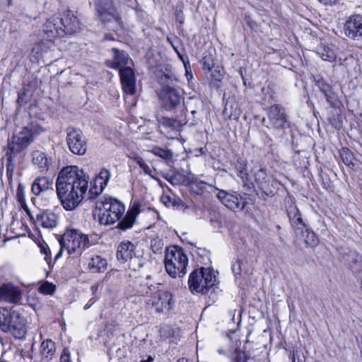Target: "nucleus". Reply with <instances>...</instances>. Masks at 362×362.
Here are the masks:
<instances>
[{
    "label": "nucleus",
    "instance_id": "obj_1",
    "mask_svg": "<svg viewBox=\"0 0 362 362\" xmlns=\"http://www.w3.org/2000/svg\"><path fill=\"white\" fill-rule=\"evenodd\" d=\"M88 179L77 166L61 170L56 182V192L66 210L72 211L81 202L88 189Z\"/></svg>",
    "mask_w": 362,
    "mask_h": 362
},
{
    "label": "nucleus",
    "instance_id": "obj_2",
    "mask_svg": "<svg viewBox=\"0 0 362 362\" xmlns=\"http://www.w3.org/2000/svg\"><path fill=\"white\" fill-rule=\"evenodd\" d=\"M157 78L162 87L158 93L161 107L171 111L180 105L183 100L182 90L177 86L179 79L171 70L167 69L165 71H158Z\"/></svg>",
    "mask_w": 362,
    "mask_h": 362
},
{
    "label": "nucleus",
    "instance_id": "obj_3",
    "mask_svg": "<svg viewBox=\"0 0 362 362\" xmlns=\"http://www.w3.org/2000/svg\"><path fill=\"white\" fill-rule=\"evenodd\" d=\"M137 292L146 297L145 303L147 306L154 308L158 313L172 308V294L162 290L160 284L153 281L149 276L140 284Z\"/></svg>",
    "mask_w": 362,
    "mask_h": 362
},
{
    "label": "nucleus",
    "instance_id": "obj_4",
    "mask_svg": "<svg viewBox=\"0 0 362 362\" xmlns=\"http://www.w3.org/2000/svg\"><path fill=\"white\" fill-rule=\"evenodd\" d=\"M42 132L43 128L37 122H31L17 130L8 143L7 151L11 152V159L24 158L25 150Z\"/></svg>",
    "mask_w": 362,
    "mask_h": 362
},
{
    "label": "nucleus",
    "instance_id": "obj_5",
    "mask_svg": "<svg viewBox=\"0 0 362 362\" xmlns=\"http://www.w3.org/2000/svg\"><path fill=\"white\" fill-rule=\"evenodd\" d=\"M60 251L55 256L57 259L62 256L63 250H67L69 255H81L89 247L90 240L88 235L77 229H67L59 239Z\"/></svg>",
    "mask_w": 362,
    "mask_h": 362
},
{
    "label": "nucleus",
    "instance_id": "obj_6",
    "mask_svg": "<svg viewBox=\"0 0 362 362\" xmlns=\"http://www.w3.org/2000/svg\"><path fill=\"white\" fill-rule=\"evenodd\" d=\"M99 222L103 225H112L120 220L125 207L118 199L113 197H104L95 203Z\"/></svg>",
    "mask_w": 362,
    "mask_h": 362
},
{
    "label": "nucleus",
    "instance_id": "obj_7",
    "mask_svg": "<svg viewBox=\"0 0 362 362\" xmlns=\"http://www.w3.org/2000/svg\"><path fill=\"white\" fill-rule=\"evenodd\" d=\"M25 319L19 312L0 308V329L8 332L16 339H23L26 334Z\"/></svg>",
    "mask_w": 362,
    "mask_h": 362
},
{
    "label": "nucleus",
    "instance_id": "obj_8",
    "mask_svg": "<svg viewBox=\"0 0 362 362\" xmlns=\"http://www.w3.org/2000/svg\"><path fill=\"white\" fill-rule=\"evenodd\" d=\"M164 263L167 273L173 278L182 277L187 273L188 258L180 247H167Z\"/></svg>",
    "mask_w": 362,
    "mask_h": 362
},
{
    "label": "nucleus",
    "instance_id": "obj_9",
    "mask_svg": "<svg viewBox=\"0 0 362 362\" xmlns=\"http://www.w3.org/2000/svg\"><path fill=\"white\" fill-rule=\"evenodd\" d=\"M217 272L209 268L201 267L194 270L189 277V288L192 291L206 294L208 291L216 287L218 284Z\"/></svg>",
    "mask_w": 362,
    "mask_h": 362
},
{
    "label": "nucleus",
    "instance_id": "obj_10",
    "mask_svg": "<svg viewBox=\"0 0 362 362\" xmlns=\"http://www.w3.org/2000/svg\"><path fill=\"white\" fill-rule=\"evenodd\" d=\"M117 258L124 263L129 262V266L134 270L142 267L145 264L142 252L136 250V246L129 240L122 241L117 249Z\"/></svg>",
    "mask_w": 362,
    "mask_h": 362
},
{
    "label": "nucleus",
    "instance_id": "obj_11",
    "mask_svg": "<svg viewBox=\"0 0 362 362\" xmlns=\"http://www.w3.org/2000/svg\"><path fill=\"white\" fill-rule=\"evenodd\" d=\"M66 144L71 153L78 156L87 151V141L80 129L69 127L66 129Z\"/></svg>",
    "mask_w": 362,
    "mask_h": 362
},
{
    "label": "nucleus",
    "instance_id": "obj_12",
    "mask_svg": "<svg viewBox=\"0 0 362 362\" xmlns=\"http://www.w3.org/2000/svg\"><path fill=\"white\" fill-rule=\"evenodd\" d=\"M345 37L354 41H362V15L352 14L346 18L342 28Z\"/></svg>",
    "mask_w": 362,
    "mask_h": 362
},
{
    "label": "nucleus",
    "instance_id": "obj_13",
    "mask_svg": "<svg viewBox=\"0 0 362 362\" xmlns=\"http://www.w3.org/2000/svg\"><path fill=\"white\" fill-rule=\"evenodd\" d=\"M339 259L346 264L355 274H362V256L348 247H340L337 249Z\"/></svg>",
    "mask_w": 362,
    "mask_h": 362
},
{
    "label": "nucleus",
    "instance_id": "obj_14",
    "mask_svg": "<svg viewBox=\"0 0 362 362\" xmlns=\"http://www.w3.org/2000/svg\"><path fill=\"white\" fill-rule=\"evenodd\" d=\"M98 17L104 23L115 21L119 26L122 25V20L117 9L110 0H103L97 6Z\"/></svg>",
    "mask_w": 362,
    "mask_h": 362
},
{
    "label": "nucleus",
    "instance_id": "obj_15",
    "mask_svg": "<svg viewBox=\"0 0 362 362\" xmlns=\"http://www.w3.org/2000/svg\"><path fill=\"white\" fill-rule=\"evenodd\" d=\"M217 197L223 204L235 212L243 211L247 204L245 199L236 192L230 193L222 189L218 192Z\"/></svg>",
    "mask_w": 362,
    "mask_h": 362
},
{
    "label": "nucleus",
    "instance_id": "obj_16",
    "mask_svg": "<svg viewBox=\"0 0 362 362\" xmlns=\"http://www.w3.org/2000/svg\"><path fill=\"white\" fill-rule=\"evenodd\" d=\"M269 126L275 129H284L288 127L287 115L284 107L279 105H272L268 110Z\"/></svg>",
    "mask_w": 362,
    "mask_h": 362
},
{
    "label": "nucleus",
    "instance_id": "obj_17",
    "mask_svg": "<svg viewBox=\"0 0 362 362\" xmlns=\"http://www.w3.org/2000/svg\"><path fill=\"white\" fill-rule=\"evenodd\" d=\"M186 111V108L183 107L180 115H177L176 118H170L167 117H162L159 120L160 128L168 133L171 132H180L187 123Z\"/></svg>",
    "mask_w": 362,
    "mask_h": 362
},
{
    "label": "nucleus",
    "instance_id": "obj_18",
    "mask_svg": "<svg viewBox=\"0 0 362 362\" xmlns=\"http://www.w3.org/2000/svg\"><path fill=\"white\" fill-rule=\"evenodd\" d=\"M285 205L287 215L289 218L292 228L296 230H299L303 231L304 228H306L307 225L303 221L302 215L299 209L297 208L293 199L292 198H288L286 200Z\"/></svg>",
    "mask_w": 362,
    "mask_h": 362
},
{
    "label": "nucleus",
    "instance_id": "obj_19",
    "mask_svg": "<svg viewBox=\"0 0 362 362\" xmlns=\"http://www.w3.org/2000/svg\"><path fill=\"white\" fill-rule=\"evenodd\" d=\"M59 21L62 30L64 31V35L74 34L81 29V23L80 21L75 16L74 13L69 9L63 13L61 17H59Z\"/></svg>",
    "mask_w": 362,
    "mask_h": 362
},
{
    "label": "nucleus",
    "instance_id": "obj_20",
    "mask_svg": "<svg viewBox=\"0 0 362 362\" xmlns=\"http://www.w3.org/2000/svg\"><path fill=\"white\" fill-rule=\"evenodd\" d=\"M42 30L46 37L50 40L64 35L59 17L57 16H52L47 19L42 26Z\"/></svg>",
    "mask_w": 362,
    "mask_h": 362
},
{
    "label": "nucleus",
    "instance_id": "obj_21",
    "mask_svg": "<svg viewBox=\"0 0 362 362\" xmlns=\"http://www.w3.org/2000/svg\"><path fill=\"white\" fill-rule=\"evenodd\" d=\"M119 76L122 89L127 94L133 95L135 93V75L130 67L119 69Z\"/></svg>",
    "mask_w": 362,
    "mask_h": 362
},
{
    "label": "nucleus",
    "instance_id": "obj_22",
    "mask_svg": "<svg viewBox=\"0 0 362 362\" xmlns=\"http://www.w3.org/2000/svg\"><path fill=\"white\" fill-rule=\"evenodd\" d=\"M22 298V292L21 290L12 285V284H4L0 287V300L18 303Z\"/></svg>",
    "mask_w": 362,
    "mask_h": 362
},
{
    "label": "nucleus",
    "instance_id": "obj_23",
    "mask_svg": "<svg viewBox=\"0 0 362 362\" xmlns=\"http://www.w3.org/2000/svg\"><path fill=\"white\" fill-rule=\"evenodd\" d=\"M140 207L141 204L139 202L134 201L123 219L119 222L117 227L123 230L132 228L135 223L136 216L141 212Z\"/></svg>",
    "mask_w": 362,
    "mask_h": 362
},
{
    "label": "nucleus",
    "instance_id": "obj_24",
    "mask_svg": "<svg viewBox=\"0 0 362 362\" xmlns=\"http://www.w3.org/2000/svg\"><path fill=\"white\" fill-rule=\"evenodd\" d=\"M35 221L37 226L52 229L57 226L58 217L51 211H44L37 215Z\"/></svg>",
    "mask_w": 362,
    "mask_h": 362
},
{
    "label": "nucleus",
    "instance_id": "obj_25",
    "mask_svg": "<svg viewBox=\"0 0 362 362\" xmlns=\"http://www.w3.org/2000/svg\"><path fill=\"white\" fill-rule=\"evenodd\" d=\"M53 182L47 177H40L36 178L31 186L32 192L38 196L41 193L48 190H52Z\"/></svg>",
    "mask_w": 362,
    "mask_h": 362
},
{
    "label": "nucleus",
    "instance_id": "obj_26",
    "mask_svg": "<svg viewBox=\"0 0 362 362\" xmlns=\"http://www.w3.org/2000/svg\"><path fill=\"white\" fill-rule=\"evenodd\" d=\"M33 163L42 173L48 171L52 164L51 159L40 151L33 152Z\"/></svg>",
    "mask_w": 362,
    "mask_h": 362
},
{
    "label": "nucleus",
    "instance_id": "obj_27",
    "mask_svg": "<svg viewBox=\"0 0 362 362\" xmlns=\"http://www.w3.org/2000/svg\"><path fill=\"white\" fill-rule=\"evenodd\" d=\"M316 85L320 90L324 94L327 102L331 105H334L337 101V95L333 91L332 88L323 78L316 80Z\"/></svg>",
    "mask_w": 362,
    "mask_h": 362
},
{
    "label": "nucleus",
    "instance_id": "obj_28",
    "mask_svg": "<svg viewBox=\"0 0 362 362\" xmlns=\"http://www.w3.org/2000/svg\"><path fill=\"white\" fill-rule=\"evenodd\" d=\"M55 343L52 339L42 341L40 345V354L42 359L48 362L52 360L55 354Z\"/></svg>",
    "mask_w": 362,
    "mask_h": 362
},
{
    "label": "nucleus",
    "instance_id": "obj_29",
    "mask_svg": "<svg viewBox=\"0 0 362 362\" xmlns=\"http://www.w3.org/2000/svg\"><path fill=\"white\" fill-rule=\"evenodd\" d=\"M107 267V260L99 255L92 257L88 262V269L93 273L105 272Z\"/></svg>",
    "mask_w": 362,
    "mask_h": 362
},
{
    "label": "nucleus",
    "instance_id": "obj_30",
    "mask_svg": "<svg viewBox=\"0 0 362 362\" xmlns=\"http://www.w3.org/2000/svg\"><path fill=\"white\" fill-rule=\"evenodd\" d=\"M188 186L192 192L201 195L206 191L207 183L199 180L197 177L192 175L188 177Z\"/></svg>",
    "mask_w": 362,
    "mask_h": 362
},
{
    "label": "nucleus",
    "instance_id": "obj_31",
    "mask_svg": "<svg viewBox=\"0 0 362 362\" xmlns=\"http://www.w3.org/2000/svg\"><path fill=\"white\" fill-rule=\"evenodd\" d=\"M112 51L114 53V64L112 66V68L119 69L122 66L128 64L129 57L127 52L120 51L116 48H112Z\"/></svg>",
    "mask_w": 362,
    "mask_h": 362
},
{
    "label": "nucleus",
    "instance_id": "obj_32",
    "mask_svg": "<svg viewBox=\"0 0 362 362\" xmlns=\"http://www.w3.org/2000/svg\"><path fill=\"white\" fill-rule=\"evenodd\" d=\"M305 231L303 230L302 233L304 237V242L308 247H315L319 243L318 238L316 234L310 228H304Z\"/></svg>",
    "mask_w": 362,
    "mask_h": 362
},
{
    "label": "nucleus",
    "instance_id": "obj_33",
    "mask_svg": "<svg viewBox=\"0 0 362 362\" xmlns=\"http://www.w3.org/2000/svg\"><path fill=\"white\" fill-rule=\"evenodd\" d=\"M110 177V171L106 168H103L100 171L99 174L96 176L94 181L96 182V183H98L100 185H103V187H106Z\"/></svg>",
    "mask_w": 362,
    "mask_h": 362
},
{
    "label": "nucleus",
    "instance_id": "obj_34",
    "mask_svg": "<svg viewBox=\"0 0 362 362\" xmlns=\"http://www.w3.org/2000/svg\"><path fill=\"white\" fill-rule=\"evenodd\" d=\"M340 156L343 163L346 165L352 168L354 166V163H353L354 156L349 148H343L340 151Z\"/></svg>",
    "mask_w": 362,
    "mask_h": 362
},
{
    "label": "nucleus",
    "instance_id": "obj_35",
    "mask_svg": "<svg viewBox=\"0 0 362 362\" xmlns=\"http://www.w3.org/2000/svg\"><path fill=\"white\" fill-rule=\"evenodd\" d=\"M151 152L156 156L160 157L166 160H170L173 158V153L168 149L162 148L158 146L153 147Z\"/></svg>",
    "mask_w": 362,
    "mask_h": 362
},
{
    "label": "nucleus",
    "instance_id": "obj_36",
    "mask_svg": "<svg viewBox=\"0 0 362 362\" xmlns=\"http://www.w3.org/2000/svg\"><path fill=\"white\" fill-rule=\"evenodd\" d=\"M105 187L103 185H100L96 182L94 181V185L92 187L88 192V199L90 200H94L96 199L102 192H103Z\"/></svg>",
    "mask_w": 362,
    "mask_h": 362
},
{
    "label": "nucleus",
    "instance_id": "obj_37",
    "mask_svg": "<svg viewBox=\"0 0 362 362\" xmlns=\"http://www.w3.org/2000/svg\"><path fill=\"white\" fill-rule=\"evenodd\" d=\"M232 352L233 362H250L252 361L251 358H247L245 352L238 350V348H235Z\"/></svg>",
    "mask_w": 362,
    "mask_h": 362
},
{
    "label": "nucleus",
    "instance_id": "obj_38",
    "mask_svg": "<svg viewBox=\"0 0 362 362\" xmlns=\"http://www.w3.org/2000/svg\"><path fill=\"white\" fill-rule=\"evenodd\" d=\"M320 55V57L325 60L328 62H332L335 59L336 54L329 47H325L321 52H318Z\"/></svg>",
    "mask_w": 362,
    "mask_h": 362
},
{
    "label": "nucleus",
    "instance_id": "obj_39",
    "mask_svg": "<svg viewBox=\"0 0 362 362\" xmlns=\"http://www.w3.org/2000/svg\"><path fill=\"white\" fill-rule=\"evenodd\" d=\"M56 286L48 281L44 282L39 288V291L45 295H52L54 293Z\"/></svg>",
    "mask_w": 362,
    "mask_h": 362
},
{
    "label": "nucleus",
    "instance_id": "obj_40",
    "mask_svg": "<svg viewBox=\"0 0 362 362\" xmlns=\"http://www.w3.org/2000/svg\"><path fill=\"white\" fill-rule=\"evenodd\" d=\"M7 156V160H8V164H7V174L11 175L15 169L16 164H20L24 158H21L18 160H11V152L7 151L6 152Z\"/></svg>",
    "mask_w": 362,
    "mask_h": 362
},
{
    "label": "nucleus",
    "instance_id": "obj_41",
    "mask_svg": "<svg viewBox=\"0 0 362 362\" xmlns=\"http://www.w3.org/2000/svg\"><path fill=\"white\" fill-rule=\"evenodd\" d=\"M254 177L256 182L262 186L266 182L267 173L266 170L263 168H259L254 173Z\"/></svg>",
    "mask_w": 362,
    "mask_h": 362
},
{
    "label": "nucleus",
    "instance_id": "obj_42",
    "mask_svg": "<svg viewBox=\"0 0 362 362\" xmlns=\"http://www.w3.org/2000/svg\"><path fill=\"white\" fill-rule=\"evenodd\" d=\"M150 247L154 253L161 252L163 248V240L160 238H153L151 240Z\"/></svg>",
    "mask_w": 362,
    "mask_h": 362
},
{
    "label": "nucleus",
    "instance_id": "obj_43",
    "mask_svg": "<svg viewBox=\"0 0 362 362\" xmlns=\"http://www.w3.org/2000/svg\"><path fill=\"white\" fill-rule=\"evenodd\" d=\"M134 159L146 174L150 175L151 177H153V176L151 175L152 170H151L150 167L141 157L136 156Z\"/></svg>",
    "mask_w": 362,
    "mask_h": 362
},
{
    "label": "nucleus",
    "instance_id": "obj_44",
    "mask_svg": "<svg viewBox=\"0 0 362 362\" xmlns=\"http://www.w3.org/2000/svg\"><path fill=\"white\" fill-rule=\"evenodd\" d=\"M213 59L210 57H204L202 59V68L204 71H210L214 67Z\"/></svg>",
    "mask_w": 362,
    "mask_h": 362
},
{
    "label": "nucleus",
    "instance_id": "obj_45",
    "mask_svg": "<svg viewBox=\"0 0 362 362\" xmlns=\"http://www.w3.org/2000/svg\"><path fill=\"white\" fill-rule=\"evenodd\" d=\"M60 362H71V354L68 348H64L60 356Z\"/></svg>",
    "mask_w": 362,
    "mask_h": 362
},
{
    "label": "nucleus",
    "instance_id": "obj_46",
    "mask_svg": "<svg viewBox=\"0 0 362 362\" xmlns=\"http://www.w3.org/2000/svg\"><path fill=\"white\" fill-rule=\"evenodd\" d=\"M242 264L243 262L240 260H238L232 267L233 272L236 275L240 274L242 272Z\"/></svg>",
    "mask_w": 362,
    "mask_h": 362
},
{
    "label": "nucleus",
    "instance_id": "obj_47",
    "mask_svg": "<svg viewBox=\"0 0 362 362\" xmlns=\"http://www.w3.org/2000/svg\"><path fill=\"white\" fill-rule=\"evenodd\" d=\"M304 361H305V358H304V356H301L300 352H299L298 351H293L292 362H304Z\"/></svg>",
    "mask_w": 362,
    "mask_h": 362
},
{
    "label": "nucleus",
    "instance_id": "obj_48",
    "mask_svg": "<svg viewBox=\"0 0 362 362\" xmlns=\"http://www.w3.org/2000/svg\"><path fill=\"white\" fill-rule=\"evenodd\" d=\"M40 251L42 253L45 255V259L48 262V260L50 259V251L47 246H43L42 245L40 247Z\"/></svg>",
    "mask_w": 362,
    "mask_h": 362
},
{
    "label": "nucleus",
    "instance_id": "obj_49",
    "mask_svg": "<svg viewBox=\"0 0 362 362\" xmlns=\"http://www.w3.org/2000/svg\"><path fill=\"white\" fill-rule=\"evenodd\" d=\"M18 201L21 203V206L25 204V201L23 197V195L22 194V192L21 191L20 186L18 187Z\"/></svg>",
    "mask_w": 362,
    "mask_h": 362
},
{
    "label": "nucleus",
    "instance_id": "obj_50",
    "mask_svg": "<svg viewBox=\"0 0 362 362\" xmlns=\"http://www.w3.org/2000/svg\"><path fill=\"white\" fill-rule=\"evenodd\" d=\"M238 172H239V175L238 176H240L242 179L244 178L245 176H247V174L246 173V169L245 168V166H240L238 168Z\"/></svg>",
    "mask_w": 362,
    "mask_h": 362
},
{
    "label": "nucleus",
    "instance_id": "obj_51",
    "mask_svg": "<svg viewBox=\"0 0 362 362\" xmlns=\"http://www.w3.org/2000/svg\"><path fill=\"white\" fill-rule=\"evenodd\" d=\"M172 199L169 196H163L162 202L166 205H169L171 203Z\"/></svg>",
    "mask_w": 362,
    "mask_h": 362
},
{
    "label": "nucleus",
    "instance_id": "obj_52",
    "mask_svg": "<svg viewBox=\"0 0 362 362\" xmlns=\"http://www.w3.org/2000/svg\"><path fill=\"white\" fill-rule=\"evenodd\" d=\"M22 208L24 209V211H25V213L30 216V219L32 220H34V218L33 216H32L31 214V212H30V210L29 209V208L28 207V206L26 204H24L23 206H21Z\"/></svg>",
    "mask_w": 362,
    "mask_h": 362
},
{
    "label": "nucleus",
    "instance_id": "obj_53",
    "mask_svg": "<svg viewBox=\"0 0 362 362\" xmlns=\"http://www.w3.org/2000/svg\"><path fill=\"white\" fill-rule=\"evenodd\" d=\"M220 354H224V355H226L228 354H229L230 352H232L233 351V349H229L228 350H226L223 348H221V349H218V351H217Z\"/></svg>",
    "mask_w": 362,
    "mask_h": 362
},
{
    "label": "nucleus",
    "instance_id": "obj_54",
    "mask_svg": "<svg viewBox=\"0 0 362 362\" xmlns=\"http://www.w3.org/2000/svg\"><path fill=\"white\" fill-rule=\"evenodd\" d=\"M17 101L19 105H23L24 104L26 103V101L24 100L23 95H18V98Z\"/></svg>",
    "mask_w": 362,
    "mask_h": 362
},
{
    "label": "nucleus",
    "instance_id": "obj_55",
    "mask_svg": "<svg viewBox=\"0 0 362 362\" xmlns=\"http://www.w3.org/2000/svg\"><path fill=\"white\" fill-rule=\"evenodd\" d=\"M153 358L151 356H148L146 360H142L140 362H153Z\"/></svg>",
    "mask_w": 362,
    "mask_h": 362
},
{
    "label": "nucleus",
    "instance_id": "obj_56",
    "mask_svg": "<svg viewBox=\"0 0 362 362\" xmlns=\"http://www.w3.org/2000/svg\"><path fill=\"white\" fill-rule=\"evenodd\" d=\"M42 46V44H40V45H37L35 47H34L33 49V52H34L35 50H37V53L38 54L39 49L41 48Z\"/></svg>",
    "mask_w": 362,
    "mask_h": 362
},
{
    "label": "nucleus",
    "instance_id": "obj_57",
    "mask_svg": "<svg viewBox=\"0 0 362 362\" xmlns=\"http://www.w3.org/2000/svg\"><path fill=\"white\" fill-rule=\"evenodd\" d=\"M93 303H94V301H93V302L91 303V304H86V305L84 306V309H85V310L88 309V308L91 306V305H93Z\"/></svg>",
    "mask_w": 362,
    "mask_h": 362
},
{
    "label": "nucleus",
    "instance_id": "obj_58",
    "mask_svg": "<svg viewBox=\"0 0 362 362\" xmlns=\"http://www.w3.org/2000/svg\"><path fill=\"white\" fill-rule=\"evenodd\" d=\"M171 45H172V47H173L174 50H175L177 53H178L177 49L175 47V45L172 44Z\"/></svg>",
    "mask_w": 362,
    "mask_h": 362
},
{
    "label": "nucleus",
    "instance_id": "obj_59",
    "mask_svg": "<svg viewBox=\"0 0 362 362\" xmlns=\"http://www.w3.org/2000/svg\"><path fill=\"white\" fill-rule=\"evenodd\" d=\"M168 41L170 42V45H172V44H173V42L170 40V38H168Z\"/></svg>",
    "mask_w": 362,
    "mask_h": 362
},
{
    "label": "nucleus",
    "instance_id": "obj_60",
    "mask_svg": "<svg viewBox=\"0 0 362 362\" xmlns=\"http://www.w3.org/2000/svg\"><path fill=\"white\" fill-rule=\"evenodd\" d=\"M226 341H230V337H226Z\"/></svg>",
    "mask_w": 362,
    "mask_h": 362
},
{
    "label": "nucleus",
    "instance_id": "obj_61",
    "mask_svg": "<svg viewBox=\"0 0 362 362\" xmlns=\"http://www.w3.org/2000/svg\"><path fill=\"white\" fill-rule=\"evenodd\" d=\"M191 113L193 114V115L195 114L196 113V110H192Z\"/></svg>",
    "mask_w": 362,
    "mask_h": 362
},
{
    "label": "nucleus",
    "instance_id": "obj_62",
    "mask_svg": "<svg viewBox=\"0 0 362 362\" xmlns=\"http://www.w3.org/2000/svg\"><path fill=\"white\" fill-rule=\"evenodd\" d=\"M165 180H168V181L171 182L170 179H168L167 177H165Z\"/></svg>",
    "mask_w": 362,
    "mask_h": 362
}]
</instances>
